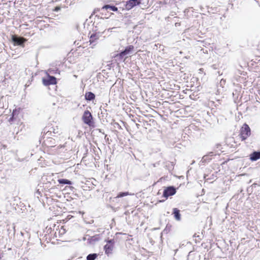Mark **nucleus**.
I'll use <instances>...</instances> for the list:
<instances>
[{"instance_id":"5701e85b","label":"nucleus","mask_w":260,"mask_h":260,"mask_svg":"<svg viewBox=\"0 0 260 260\" xmlns=\"http://www.w3.org/2000/svg\"><path fill=\"white\" fill-rule=\"evenodd\" d=\"M15 117H14V114H11V117H10L9 119V121L10 122H13L15 120Z\"/></svg>"},{"instance_id":"2eb2a0df","label":"nucleus","mask_w":260,"mask_h":260,"mask_svg":"<svg viewBox=\"0 0 260 260\" xmlns=\"http://www.w3.org/2000/svg\"><path fill=\"white\" fill-rule=\"evenodd\" d=\"M99 34L97 33H93L91 35L90 37L89 42L90 44H93L95 42V41L99 39Z\"/></svg>"},{"instance_id":"4be33fe9","label":"nucleus","mask_w":260,"mask_h":260,"mask_svg":"<svg viewBox=\"0 0 260 260\" xmlns=\"http://www.w3.org/2000/svg\"><path fill=\"white\" fill-rule=\"evenodd\" d=\"M104 15V13L103 12H100V14H96L95 16V18L99 19H104V18L102 17Z\"/></svg>"},{"instance_id":"9b49d317","label":"nucleus","mask_w":260,"mask_h":260,"mask_svg":"<svg viewBox=\"0 0 260 260\" xmlns=\"http://www.w3.org/2000/svg\"><path fill=\"white\" fill-rule=\"evenodd\" d=\"M100 239V235L96 234L93 236L89 237V238L87 239V241L89 244L93 245L95 243V242L99 241Z\"/></svg>"},{"instance_id":"2f4dec72","label":"nucleus","mask_w":260,"mask_h":260,"mask_svg":"<svg viewBox=\"0 0 260 260\" xmlns=\"http://www.w3.org/2000/svg\"><path fill=\"white\" fill-rule=\"evenodd\" d=\"M16 113H17V110L15 109L13 111L12 114H14V117L15 115L16 114Z\"/></svg>"},{"instance_id":"cd10ccee","label":"nucleus","mask_w":260,"mask_h":260,"mask_svg":"<svg viewBox=\"0 0 260 260\" xmlns=\"http://www.w3.org/2000/svg\"><path fill=\"white\" fill-rule=\"evenodd\" d=\"M98 130H99V132H100V133H102V134H103L105 135V139H106V138L107 137V135L105 134L104 132L103 131V130H102V129H99Z\"/></svg>"},{"instance_id":"aec40b11","label":"nucleus","mask_w":260,"mask_h":260,"mask_svg":"<svg viewBox=\"0 0 260 260\" xmlns=\"http://www.w3.org/2000/svg\"><path fill=\"white\" fill-rule=\"evenodd\" d=\"M211 159V157H209V155L206 154L202 157L201 161H202V163H205L207 162H209Z\"/></svg>"},{"instance_id":"c85d7f7f","label":"nucleus","mask_w":260,"mask_h":260,"mask_svg":"<svg viewBox=\"0 0 260 260\" xmlns=\"http://www.w3.org/2000/svg\"><path fill=\"white\" fill-rule=\"evenodd\" d=\"M257 186H259V185L256 183H254L253 184H252L251 187L252 188H253V187H256Z\"/></svg>"},{"instance_id":"c9c22d12","label":"nucleus","mask_w":260,"mask_h":260,"mask_svg":"<svg viewBox=\"0 0 260 260\" xmlns=\"http://www.w3.org/2000/svg\"><path fill=\"white\" fill-rule=\"evenodd\" d=\"M136 126L137 127V128H139L140 124L136 123Z\"/></svg>"},{"instance_id":"72a5a7b5","label":"nucleus","mask_w":260,"mask_h":260,"mask_svg":"<svg viewBox=\"0 0 260 260\" xmlns=\"http://www.w3.org/2000/svg\"><path fill=\"white\" fill-rule=\"evenodd\" d=\"M51 129H52V132L54 133V134H56L58 133V132H55V130L54 128H53V127H51Z\"/></svg>"},{"instance_id":"ddd939ff","label":"nucleus","mask_w":260,"mask_h":260,"mask_svg":"<svg viewBox=\"0 0 260 260\" xmlns=\"http://www.w3.org/2000/svg\"><path fill=\"white\" fill-rule=\"evenodd\" d=\"M15 226L14 225V224L12 225H8L7 226V229L8 232V235L9 237H12V236H14L15 233Z\"/></svg>"},{"instance_id":"4468645a","label":"nucleus","mask_w":260,"mask_h":260,"mask_svg":"<svg viewBox=\"0 0 260 260\" xmlns=\"http://www.w3.org/2000/svg\"><path fill=\"white\" fill-rule=\"evenodd\" d=\"M95 94L91 92L88 91L86 92L85 94V99L87 101H91L95 99Z\"/></svg>"},{"instance_id":"7ed1b4c3","label":"nucleus","mask_w":260,"mask_h":260,"mask_svg":"<svg viewBox=\"0 0 260 260\" xmlns=\"http://www.w3.org/2000/svg\"><path fill=\"white\" fill-rule=\"evenodd\" d=\"M106 241L107 242V244L104 246V250L105 253L109 255L112 253L114 246L115 240L114 239H112L106 240Z\"/></svg>"},{"instance_id":"412c9836","label":"nucleus","mask_w":260,"mask_h":260,"mask_svg":"<svg viewBox=\"0 0 260 260\" xmlns=\"http://www.w3.org/2000/svg\"><path fill=\"white\" fill-rule=\"evenodd\" d=\"M48 72H49V73L50 74H56L57 73H58V74L59 73V71L58 69H49Z\"/></svg>"},{"instance_id":"473e14b6","label":"nucleus","mask_w":260,"mask_h":260,"mask_svg":"<svg viewBox=\"0 0 260 260\" xmlns=\"http://www.w3.org/2000/svg\"><path fill=\"white\" fill-rule=\"evenodd\" d=\"M212 68L214 69V70H216L217 69V67H216V64H213L212 66Z\"/></svg>"},{"instance_id":"79ce46f5","label":"nucleus","mask_w":260,"mask_h":260,"mask_svg":"<svg viewBox=\"0 0 260 260\" xmlns=\"http://www.w3.org/2000/svg\"><path fill=\"white\" fill-rule=\"evenodd\" d=\"M48 132H50V133L52 132V131H49Z\"/></svg>"},{"instance_id":"bb28decb","label":"nucleus","mask_w":260,"mask_h":260,"mask_svg":"<svg viewBox=\"0 0 260 260\" xmlns=\"http://www.w3.org/2000/svg\"><path fill=\"white\" fill-rule=\"evenodd\" d=\"M247 192H250L249 193H252V191H252V188H251V186H250V187H248V188H247Z\"/></svg>"},{"instance_id":"dca6fc26","label":"nucleus","mask_w":260,"mask_h":260,"mask_svg":"<svg viewBox=\"0 0 260 260\" xmlns=\"http://www.w3.org/2000/svg\"><path fill=\"white\" fill-rule=\"evenodd\" d=\"M58 182L60 184L65 185L69 184L71 185L73 184V182L70 180L67 179H59L58 180Z\"/></svg>"},{"instance_id":"e433bc0d","label":"nucleus","mask_w":260,"mask_h":260,"mask_svg":"<svg viewBox=\"0 0 260 260\" xmlns=\"http://www.w3.org/2000/svg\"><path fill=\"white\" fill-rule=\"evenodd\" d=\"M69 187L71 188L72 190H73V189H74V187L73 186H70Z\"/></svg>"},{"instance_id":"f257e3e1","label":"nucleus","mask_w":260,"mask_h":260,"mask_svg":"<svg viewBox=\"0 0 260 260\" xmlns=\"http://www.w3.org/2000/svg\"><path fill=\"white\" fill-rule=\"evenodd\" d=\"M82 119L83 122L89 127L94 126L92 115L89 110H86L84 112Z\"/></svg>"},{"instance_id":"39448f33","label":"nucleus","mask_w":260,"mask_h":260,"mask_svg":"<svg viewBox=\"0 0 260 260\" xmlns=\"http://www.w3.org/2000/svg\"><path fill=\"white\" fill-rule=\"evenodd\" d=\"M108 9H110V10L114 11V12H116L118 11V8L115 6L106 4V5H105L104 6H103L101 8L94 9L93 12L92 13L91 16L90 17V18H91V17L93 15L95 14L98 12H99L100 11H104L105 10H107Z\"/></svg>"},{"instance_id":"a211bd4d","label":"nucleus","mask_w":260,"mask_h":260,"mask_svg":"<svg viewBox=\"0 0 260 260\" xmlns=\"http://www.w3.org/2000/svg\"><path fill=\"white\" fill-rule=\"evenodd\" d=\"M98 254L97 253H90V254H89L87 257H86V259L87 260H95L97 257H98Z\"/></svg>"},{"instance_id":"423d86ee","label":"nucleus","mask_w":260,"mask_h":260,"mask_svg":"<svg viewBox=\"0 0 260 260\" xmlns=\"http://www.w3.org/2000/svg\"><path fill=\"white\" fill-rule=\"evenodd\" d=\"M134 49V47L133 45H128L124 50L120 51L115 56L118 57L119 59H122L125 55L131 53Z\"/></svg>"},{"instance_id":"6ab92c4d","label":"nucleus","mask_w":260,"mask_h":260,"mask_svg":"<svg viewBox=\"0 0 260 260\" xmlns=\"http://www.w3.org/2000/svg\"><path fill=\"white\" fill-rule=\"evenodd\" d=\"M130 193L128 191L120 192L118 193L116 198H122L123 197L129 195Z\"/></svg>"},{"instance_id":"f704fd0d","label":"nucleus","mask_w":260,"mask_h":260,"mask_svg":"<svg viewBox=\"0 0 260 260\" xmlns=\"http://www.w3.org/2000/svg\"><path fill=\"white\" fill-rule=\"evenodd\" d=\"M225 80L221 79V81H220V83H221V84H222V83H225Z\"/></svg>"},{"instance_id":"b1692460","label":"nucleus","mask_w":260,"mask_h":260,"mask_svg":"<svg viewBox=\"0 0 260 260\" xmlns=\"http://www.w3.org/2000/svg\"><path fill=\"white\" fill-rule=\"evenodd\" d=\"M114 126H115V127H117V128H119V129H122L121 126L120 125V124H119L118 123H117V122H115V123H114Z\"/></svg>"},{"instance_id":"a19ab883","label":"nucleus","mask_w":260,"mask_h":260,"mask_svg":"<svg viewBox=\"0 0 260 260\" xmlns=\"http://www.w3.org/2000/svg\"><path fill=\"white\" fill-rule=\"evenodd\" d=\"M61 232H62V233H61V234H64V230L63 229V231H61Z\"/></svg>"},{"instance_id":"ea45409f","label":"nucleus","mask_w":260,"mask_h":260,"mask_svg":"<svg viewBox=\"0 0 260 260\" xmlns=\"http://www.w3.org/2000/svg\"><path fill=\"white\" fill-rule=\"evenodd\" d=\"M61 232H62V233H61V234H64V230L63 229V231H61Z\"/></svg>"},{"instance_id":"0eeeda50","label":"nucleus","mask_w":260,"mask_h":260,"mask_svg":"<svg viewBox=\"0 0 260 260\" xmlns=\"http://www.w3.org/2000/svg\"><path fill=\"white\" fill-rule=\"evenodd\" d=\"M176 192V188L174 186L165 187L164 190L162 197L168 199L169 197L174 195Z\"/></svg>"},{"instance_id":"393cba45","label":"nucleus","mask_w":260,"mask_h":260,"mask_svg":"<svg viewBox=\"0 0 260 260\" xmlns=\"http://www.w3.org/2000/svg\"><path fill=\"white\" fill-rule=\"evenodd\" d=\"M221 144H217L215 145V148L216 149H218V150H221L220 148H221Z\"/></svg>"},{"instance_id":"58836bf2","label":"nucleus","mask_w":260,"mask_h":260,"mask_svg":"<svg viewBox=\"0 0 260 260\" xmlns=\"http://www.w3.org/2000/svg\"><path fill=\"white\" fill-rule=\"evenodd\" d=\"M37 193L38 194H40V193H41L40 191H39V190H37Z\"/></svg>"},{"instance_id":"a878e982","label":"nucleus","mask_w":260,"mask_h":260,"mask_svg":"<svg viewBox=\"0 0 260 260\" xmlns=\"http://www.w3.org/2000/svg\"><path fill=\"white\" fill-rule=\"evenodd\" d=\"M209 155V157H211L215 155V154L213 152H210L207 154Z\"/></svg>"},{"instance_id":"20e7f679","label":"nucleus","mask_w":260,"mask_h":260,"mask_svg":"<svg viewBox=\"0 0 260 260\" xmlns=\"http://www.w3.org/2000/svg\"><path fill=\"white\" fill-rule=\"evenodd\" d=\"M11 40L14 45L20 46L22 47L24 46V43L26 41V39L23 37H20L15 35L12 36Z\"/></svg>"},{"instance_id":"7c9ffc66","label":"nucleus","mask_w":260,"mask_h":260,"mask_svg":"<svg viewBox=\"0 0 260 260\" xmlns=\"http://www.w3.org/2000/svg\"><path fill=\"white\" fill-rule=\"evenodd\" d=\"M60 8L59 7H56L54 10V11L57 12L59 11Z\"/></svg>"},{"instance_id":"37998d69","label":"nucleus","mask_w":260,"mask_h":260,"mask_svg":"<svg viewBox=\"0 0 260 260\" xmlns=\"http://www.w3.org/2000/svg\"><path fill=\"white\" fill-rule=\"evenodd\" d=\"M133 121L135 122H136L135 120H133Z\"/></svg>"},{"instance_id":"9d476101","label":"nucleus","mask_w":260,"mask_h":260,"mask_svg":"<svg viewBox=\"0 0 260 260\" xmlns=\"http://www.w3.org/2000/svg\"><path fill=\"white\" fill-rule=\"evenodd\" d=\"M249 159L252 161H256L260 159V151H254L249 155Z\"/></svg>"},{"instance_id":"f3484780","label":"nucleus","mask_w":260,"mask_h":260,"mask_svg":"<svg viewBox=\"0 0 260 260\" xmlns=\"http://www.w3.org/2000/svg\"><path fill=\"white\" fill-rule=\"evenodd\" d=\"M174 164L173 162H167L165 165V168L169 171L171 172L174 169Z\"/></svg>"},{"instance_id":"1a4fd4ad","label":"nucleus","mask_w":260,"mask_h":260,"mask_svg":"<svg viewBox=\"0 0 260 260\" xmlns=\"http://www.w3.org/2000/svg\"><path fill=\"white\" fill-rule=\"evenodd\" d=\"M142 0H129L124 4L125 9L129 10L134 7L139 5Z\"/></svg>"},{"instance_id":"f8f14e48","label":"nucleus","mask_w":260,"mask_h":260,"mask_svg":"<svg viewBox=\"0 0 260 260\" xmlns=\"http://www.w3.org/2000/svg\"><path fill=\"white\" fill-rule=\"evenodd\" d=\"M172 214L176 220L180 221L181 220V214L180 210L178 208H174L173 209Z\"/></svg>"},{"instance_id":"6e6552de","label":"nucleus","mask_w":260,"mask_h":260,"mask_svg":"<svg viewBox=\"0 0 260 260\" xmlns=\"http://www.w3.org/2000/svg\"><path fill=\"white\" fill-rule=\"evenodd\" d=\"M42 82L45 86H49L56 84L57 83V80L54 76H51L47 73V78H43Z\"/></svg>"},{"instance_id":"f03ea898","label":"nucleus","mask_w":260,"mask_h":260,"mask_svg":"<svg viewBox=\"0 0 260 260\" xmlns=\"http://www.w3.org/2000/svg\"><path fill=\"white\" fill-rule=\"evenodd\" d=\"M251 135V129L249 125L244 123L240 129V138L242 141H244L247 139Z\"/></svg>"},{"instance_id":"c756f323","label":"nucleus","mask_w":260,"mask_h":260,"mask_svg":"<svg viewBox=\"0 0 260 260\" xmlns=\"http://www.w3.org/2000/svg\"><path fill=\"white\" fill-rule=\"evenodd\" d=\"M9 198L8 197V195L7 194H6V197L5 198V199H4V200H5V201H7L8 202H9Z\"/></svg>"},{"instance_id":"4c0bfd02","label":"nucleus","mask_w":260,"mask_h":260,"mask_svg":"<svg viewBox=\"0 0 260 260\" xmlns=\"http://www.w3.org/2000/svg\"><path fill=\"white\" fill-rule=\"evenodd\" d=\"M137 25H135V26H134L133 28H134V29H136L137 28Z\"/></svg>"}]
</instances>
